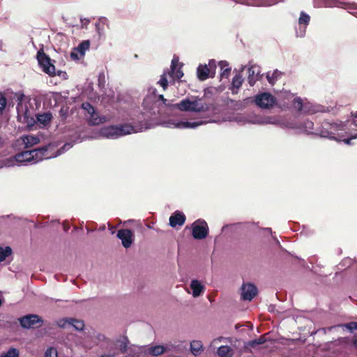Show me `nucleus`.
I'll return each instance as SVG.
<instances>
[{"instance_id": "obj_41", "label": "nucleus", "mask_w": 357, "mask_h": 357, "mask_svg": "<svg viewBox=\"0 0 357 357\" xmlns=\"http://www.w3.org/2000/svg\"><path fill=\"white\" fill-rule=\"evenodd\" d=\"M6 105H7L6 98L3 96H1L0 97V112L1 113H2V112L5 109Z\"/></svg>"}, {"instance_id": "obj_21", "label": "nucleus", "mask_w": 357, "mask_h": 357, "mask_svg": "<svg viewBox=\"0 0 357 357\" xmlns=\"http://www.w3.org/2000/svg\"><path fill=\"white\" fill-rule=\"evenodd\" d=\"M190 288L192 290V296L198 297L204 291V286L197 280H192L190 283Z\"/></svg>"}, {"instance_id": "obj_35", "label": "nucleus", "mask_w": 357, "mask_h": 357, "mask_svg": "<svg viewBox=\"0 0 357 357\" xmlns=\"http://www.w3.org/2000/svg\"><path fill=\"white\" fill-rule=\"evenodd\" d=\"M292 106L298 111H301L303 108V100L301 98H296L294 99Z\"/></svg>"}, {"instance_id": "obj_54", "label": "nucleus", "mask_w": 357, "mask_h": 357, "mask_svg": "<svg viewBox=\"0 0 357 357\" xmlns=\"http://www.w3.org/2000/svg\"><path fill=\"white\" fill-rule=\"evenodd\" d=\"M354 116L357 118V111L355 112V114H354Z\"/></svg>"}, {"instance_id": "obj_25", "label": "nucleus", "mask_w": 357, "mask_h": 357, "mask_svg": "<svg viewBox=\"0 0 357 357\" xmlns=\"http://www.w3.org/2000/svg\"><path fill=\"white\" fill-rule=\"evenodd\" d=\"M266 334L262 335L257 339L248 342L245 344V347L255 348L257 346L264 344L266 342Z\"/></svg>"}, {"instance_id": "obj_22", "label": "nucleus", "mask_w": 357, "mask_h": 357, "mask_svg": "<svg viewBox=\"0 0 357 357\" xmlns=\"http://www.w3.org/2000/svg\"><path fill=\"white\" fill-rule=\"evenodd\" d=\"M218 65L221 70V78H228L231 72V68L229 66V63L226 61H220Z\"/></svg>"}, {"instance_id": "obj_9", "label": "nucleus", "mask_w": 357, "mask_h": 357, "mask_svg": "<svg viewBox=\"0 0 357 357\" xmlns=\"http://www.w3.org/2000/svg\"><path fill=\"white\" fill-rule=\"evenodd\" d=\"M255 104L261 109H269L276 102L275 98L268 92L257 94L255 97Z\"/></svg>"}, {"instance_id": "obj_10", "label": "nucleus", "mask_w": 357, "mask_h": 357, "mask_svg": "<svg viewBox=\"0 0 357 357\" xmlns=\"http://www.w3.org/2000/svg\"><path fill=\"white\" fill-rule=\"evenodd\" d=\"M257 294V287L251 283H243L241 287L243 300L251 301Z\"/></svg>"}, {"instance_id": "obj_46", "label": "nucleus", "mask_w": 357, "mask_h": 357, "mask_svg": "<svg viewBox=\"0 0 357 357\" xmlns=\"http://www.w3.org/2000/svg\"><path fill=\"white\" fill-rule=\"evenodd\" d=\"M177 66H178V60L176 59H173L172 61V64H171V68H172V73H174V70L177 68Z\"/></svg>"}, {"instance_id": "obj_14", "label": "nucleus", "mask_w": 357, "mask_h": 357, "mask_svg": "<svg viewBox=\"0 0 357 357\" xmlns=\"http://www.w3.org/2000/svg\"><path fill=\"white\" fill-rule=\"evenodd\" d=\"M185 220L186 218L184 213L180 211H176L169 218V225L172 227L182 226L184 225Z\"/></svg>"}, {"instance_id": "obj_42", "label": "nucleus", "mask_w": 357, "mask_h": 357, "mask_svg": "<svg viewBox=\"0 0 357 357\" xmlns=\"http://www.w3.org/2000/svg\"><path fill=\"white\" fill-rule=\"evenodd\" d=\"M160 84L165 90L168 86V82L165 75H162L159 81Z\"/></svg>"}, {"instance_id": "obj_11", "label": "nucleus", "mask_w": 357, "mask_h": 357, "mask_svg": "<svg viewBox=\"0 0 357 357\" xmlns=\"http://www.w3.org/2000/svg\"><path fill=\"white\" fill-rule=\"evenodd\" d=\"M133 232L130 229H122L117 232V237L121 240L124 248H128L133 243Z\"/></svg>"}, {"instance_id": "obj_13", "label": "nucleus", "mask_w": 357, "mask_h": 357, "mask_svg": "<svg viewBox=\"0 0 357 357\" xmlns=\"http://www.w3.org/2000/svg\"><path fill=\"white\" fill-rule=\"evenodd\" d=\"M17 142L20 145H24V149H28L38 144L40 142V139L38 137L27 135L20 137L17 140Z\"/></svg>"}, {"instance_id": "obj_5", "label": "nucleus", "mask_w": 357, "mask_h": 357, "mask_svg": "<svg viewBox=\"0 0 357 357\" xmlns=\"http://www.w3.org/2000/svg\"><path fill=\"white\" fill-rule=\"evenodd\" d=\"M156 91L155 89H149V93L146 96L143 101L144 109L151 115L158 113L159 110L156 109L161 105V103H158L155 99Z\"/></svg>"}, {"instance_id": "obj_20", "label": "nucleus", "mask_w": 357, "mask_h": 357, "mask_svg": "<svg viewBox=\"0 0 357 357\" xmlns=\"http://www.w3.org/2000/svg\"><path fill=\"white\" fill-rule=\"evenodd\" d=\"M33 158L31 151H22L15 155V160L20 163L33 162Z\"/></svg>"}, {"instance_id": "obj_24", "label": "nucleus", "mask_w": 357, "mask_h": 357, "mask_svg": "<svg viewBox=\"0 0 357 357\" xmlns=\"http://www.w3.org/2000/svg\"><path fill=\"white\" fill-rule=\"evenodd\" d=\"M52 119V115L50 112H45L37 115V121L43 126H46L47 125H48L50 123Z\"/></svg>"}, {"instance_id": "obj_50", "label": "nucleus", "mask_w": 357, "mask_h": 357, "mask_svg": "<svg viewBox=\"0 0 357 357\" xmlns=\"http://www.w3.org/2000/svg\"><path fill=\"white\" fill-rule=\"evenodd\" d=\"M3 146V141L2 137L0 136V148H1Z\"/></svg>"}, {"instance_id": "obj_32", "label": "nucleus", "mask_w": 357, "mask_h": 357, "mask_svg": "<svg viewBox=\"0 0 357 357\" xmlns=\"http://www.w3.org/2000/svg\"><path fill=\"white\" fill-rule=\"evenodd\" d=\"M81 108L84 110L86 113L84 114V115L86 116V114L90 115L91 114H93V110H95V107L89 102H84L82 104Z\"/></svg>"}, {"instance_id": "obj_33", "label": "nucleus", "mask_w": 357, "mask_h": 357, "mask_svg": "<svg viewBox=\"0 0 357 357\" xmlns=\"http://www.w3.org/2000/svg\"><path fill=\"white\" fill-rule=\"evenodd\" d=\"M0 357H19V351L15 348H10L6 353H3Z\"/></svg>"}, {"instance_id": "obj_40", "label": "nucleus", "mask_w": 357, "mask_h": 357, "mask_svg": "<svg viewBox=\"0 0 357 357\" xmlns=\"http://www.w3.org/2000/svg\"><path fill=\"white\" fill-rule=\"evenodd\" d=\"M303 127L306 131L311 132L314 129V123L311 121L306 120L303 122Z\"/></svg>"}, {"instance_id": "obj_17", "label": "nucleus", "mask_w": 357, "mask_h": 357, "mask_svg": "<svg viewBox=\"0 0 357 357\" xmlns=\"http://www.w3.org/2000/svg\"><path fill=\"white\" fill-rule=\"evenodd\" d=\"M114 346L121 354H126L128 351L130 341L127 336H123L114 342Z\"/></svg>"}, {"instance_id": "obj_37", "label": "nucleus", "mask_w": 357, "mask_h": 357, "mask_svg": "<svg viewBox=\"0 0 357 357\" xmlns=\"http://www.w3.org/2000/svg\"><path fill=\"white\" fill-rule=\"evenodd\" d=\"M264 0H245L243 4L252 6H260L263 4Z\"/></svg>"}, {"instance_id": "obj_49", "label": "nucleus", "mask_w": 357, "mask_h": 357, "mask_svg": "<svg viewBox=\"0 0 357 357\" xmlns=\"http://www.w3.org/2000/svg\"><path fill=\"white\" fill-rule=\"evenodd\" d=\"M116 353L114 352L112 354H102L101 355L100 357H115Z\"/></svg>"}, {"instance_id": "obj_47", "label": "nucleus", "mask_w": 357, "mask_h": 357, "mask_svg": "<svg viewBox=\"0 0 357 357\" xmlns=\"http://www.w3.org/2000/svg\"><path fill=\"white\" fill-rule=\"evenodd\" d=\"M77 51H76V50H75V51H73V52H72L70 53V57H71V59H73V60H78V59H79V57L78 54H77Z\"/></svg>"}, {"instance_id": "obj_29", "label": "nucleus", "mask_w": 357, "mask_h": 357, "mask_svg": "<svg viewBox=\"0 0 357 357\" xmlns=\"http://www.w3.org/2000/svg\"><path fill=\"white\" fill-rule=\"evenodd\" d=\"M12 253L13 251L10 247L6 246L5 248L0 247V262L3 261Z\"/></svg>"}, {"instance_id": "obj_28", "label": "nucleus", "mask_w": 357, "mask_h": 357, "mask_svg": "<svg viewBox=\"0 0 357 357\" xmlns=\"http://www.w3.org/2000/svg\"><path fill=\"white\" fill-rule=\"evenodd\" d=\"M90 47V42L89 40H84L79 45L78 47L75 49L76 51H77L80 56H83L85 54L86 50H89Z\"/></svg>"}, {"instance_id": "obj_30", "label": "nucleus", "mask_w": 357, "mask_h": 357, "mask_svg": "<svg viewBox=\"0 0 357 357\" xmlns=\"http://www.w3.org/2000/svg\"><path fill=\"white\" fill-rule=\"evenodd\" d=\"M202 123V122L181 121L177 124V127L181 128H195Z\"/></svg>"}, {"instance_id": "obj_53", "label": "nucleus", "mask_w": 357, "mask_h": 357, "mask_svg": "<svg viewBox=\"0 0 357 357\" xmlns=\"http://www.w3.org/2000/svg\"><path fill=\"white\" fill-rule=\"evenodd\" d=\"M350 140H351V139H347V140H346V143H347V144H349Z\"/></svg>"}, {"instance_id": "obj_8", "label": "nucleus", "mask_w": 357, "mask_h": 357, "mask_svg": "<svg viewBox=\"0 0 357 357\" xmlns=\"http://www.w3.org/2000/svg\"><path fill=\"white\" fill-rule=\"evenodd\" d=\"M21 326L24 328H38L43 324L41 317L38 314H30L19 319Z\"/></svg>"}, {"instance_id": "obj_51", "label": "nucleus", "mask_w": 357, "mask_h": 357, "mask_svg": "<svg viewBox=\"0 0 357 357\" xmlns=\"http://www.w3.org/2000/svg\"><path fill=\"white\" fill-rule=\"evenodd\" d=\"M353 344L354 345L357 347V338H356L355 340H354L353 341Z\"/></svg>"}, {"instance_id": "obj_4", "label": "nucleus", "mask_w": 357, "mask_h": 357, "mask_svg": "<svg viewBox=\"0 0 357 357\" xmlns=\"http://www.w3.org/2000/svg\"><path fill=\"white\" fill-rule=\"evenodd\" d=\"M216 61L215 59H211L208 64H200L197 69V77L199 80L204 81L209 77H214L216 70Z\"/></svg>"}, {"instance_id": "obj_2", "label": "nucleus", "mask_w": 357, "mask_h": 357, "mask_svg": "<svg viewBox=\"0 0 357 357\" xmlns=\"http://www.w3.org/2000/svg\"><path fill=\"white\" fill-rule=\"evenodd\" d=\"M177 108L183 112H203L208 110V105L202 99L190 100L186 98L177 104Z\"/></svg>"}, {"instance_id": "obj_31", "label": "nucleus", "mask_w": 357, "mask_h": 357, "mask_svg": "<svg viewBox=\"0 0 357 357\" xmlns=\"http://www.w3.org/2000/svg\"><path fill=\"white\" fill-rule=\"evenodd\" d=\"M280 75L281 73L275 70L271 75L268 72L266 75V78L269 84L273 85Z\"/></svg>"}, {"instance_id": "obj_23", "label": "nucleus", "mask_w": 357, "mask_h": 357, "mask_svg": "<svg viewBox=\"0 0 357 357\" xmlns=\"http://www.w3.org/2000/svg\"><path fill=\"white\" fill-rule=\"evenodd\" d=\"M204 350L203 344L201 341L193 340L190 343V351L195 356L199 355Z\"/></svg>"}, {"instance_id": "obj_36", "label": "nucleus", "mask_w": 357, "mask_h": 357, "mask_svg": "<svg viewBox=\"0 0 357 357\" xmlns=\"http://www.w3.org/2000/svg\"><path fill=\"white\" fill-rule=\"evenodd\" d=\"M59 114L61 121L63 122H65L68 114V107L65 106L61 107L59 112Z\"/></svg>"}, {"instance_id": "obj_39", "label": "nucleus", "mask_w": 357, "mask_h": 357, "mask_svg": "<svg viewBox=\"0 0 357 357\" xmlns=\"http://www.w3.org/2000/svg\"><path fill=\"white\" fill-rule=\"evenodd\" d=\"M45 357H58L56 349L53 347L48 348L45 353Z\"/></svg>"}, {"instance_id": "obj_15", "label": "nucleus", "mask_w": 357, "mask_h": 357, "mask_svg": "<svg viewBox=\"0 0 357 357\" xmlns=\"http://www.w3.org/2000/svg\"><path fill=\"white\" fill-rule=\"evenodd\" d=\"M259 67L252 65L248 68V82L251 86H253L256 82L259 79Z\"/></svg>"}, {"instance_id": "obj_6", "label": "nucleus", "mask_w": 357, "mask_h": 357, "mask_svg": "<svg viewBox=\"0 0 357 357\" xmlns=\"http://www.w3.org/2000/svg\"><path fill=\"white\" fill-rule=\"evenodd\" d=\"M54 146L51 144L36 149L31 150V155L33 156V162H37L44 159L54 157Z\"/></svg>"}, {"instance_id": "obj_1", "label": "nucleus", "mask_w": 357, "mask_h": 357, "mask_svg": "<svg viewBox=\"0 0 357 357\" xmlns=\"http://www.w3.org/2000/svg\"><path fill=\"white\" fill-rule=\"evenodd\" d=\"M133 130V127L129 124H123L119 126H108L102 128L100 130V134L101 136L107 138H116L130 134Z\"/></svg>"}, {"instance_id": "obj_38", "label": "nucleus", "mask_w": 357, "mask_h": 357, "mask_svg": "<svg viewBox=\"0 0 357 357\" xmlns=\"http://www.w3.org/2000/svg\"><path fill=\"white\" fill-rule=\"evenodd\" d=\"M324 1L327 7L338 6L344 3L342 0H324Z\"/></svg>"}, {"instance_id": "obj_34", "label": "nucleus", "mask_w": 357, "mask_h": 357, "mask_svg": "<svg viewBox=\"0 0 357 357\" xmlns=\"http://www.w3.org/2000/svg\"><path fill=\"white\" fill-rule=\"evenodd\" d=\"M310 17L309 15L306 14L304 12H301L300 15V17L298 19V22L300 24L307 25L310 22Z\"/></svg>"}, {"instance_id": "obj_19", "label": "nucleus", "mask_w": 357, "mask_h": 357, "mask_svg": "<svg viewBox=\"0 0 357 357\" xmlns=\"http://www.w3.org/2000/svg\"><path fill=\"white\" fill-rule=\"evenodd\" d=\"M105 121L106 118L105 116H100L96 109L93 110V114L89 115V118L88 119L89 124L91 126H98L105 123Z\"/></svg>"}, {"instance_id": "obj_16", "label": "nucleus", "mask_w": 357, "mask_h": 357, "mask_svg": "<svg viewBox=\"0 0 357 357\" xmlns=\"http://www.w3.org/2000/svg\"><path fill=\"white\" fill-rule=\"evenodd\" d=\"M66 324L73 326L77 331H82L85 326L82 320L73 318L61 320L59 326L61 328H64Z\"/></svg>"}, {"instance_id": "obj_44", "label": "nucleus", "mask_w": 357, "mask_h": 357, "mask_svg": "<svg viewBox=\"0 0 357 357\" xmlns=\"http://www.w3.org/2000/svg\"><path fill=\"white\" fill-rule=\"evenodd\" d=\"M346 327L350 330V331H353L357 329V322H350L347 324Z\"/></svg>"}, {"instance_id": "obj_48", "label": "nucleus", "mask_w": 357, "mask_h": 357, "mask_svg": "<svg viewBox=\"0 0 357 357\" xmlns=\"http://www.w3.org/2000/svg\"><path fill=\"white\" fill-rule=\"evenodd\" d=\"M97 338L100 341L107 340V342H110V340H107V337L104 335H102V334H98V336H97Z\"/></svg>"}, {"instance_id": "obj_27", "label": "nucleus", "mask_w": 357, "mask_h": 357, "mask_svg": "<svg viewBox=\"0 0 357 357\" xmlns=\"http://www.w3.org/2000/svg\"><path fill=\"white\" fill-rule=\"evenodd\" d=\"M218 354L220 357H232V349L229 346H221L218 348Z\"/></svg>"}, {"instance_id": "obj_52", "label": "nucleus", "mask_w": 357, "mask_h": 357, "mask_svg": "<svg viewBox=\"0 0 357 357\" xmlns=\"http://www.w3.org/2000/svg\"><path fill=\"white\" fill-rule=\"evenodd\" d=\"M63 226H64V230H65L66 231H67L68 230V229H69V227H68V226L67 227V226H66L65 225H64Z\"/></svg>"}, {"instance_id": "obj_12", "label": "nucleus", "mask_w": 357, "mask_h": 357, "mask_svg": "<svg viewBox=\"0 0 357 357\" xmlns=\"http://www.w3.org/2000/svg\"><path fill=\"white\" fill-rule=\"evenodd\" d=\"M337 123H329L328 122H324L321 125L319 134L321 137L333 138L335 137V131L337 129Z\"/></svg>"}, {"instance_id": "obj_18", "label": "nucleus", "mask_w": 357, "mask_h": 357, "mask_svg": "<svg viewBox=\"0 0 357 357\" xmlns=\"http://www.w3.org/2000/svg\"><path fill=\"white\" fill-rule=\"evenodd\" d=\"M243 82V78L241 73L236 74L231 82V87L230 88L233 94H236L238 92L239 89L241 87Z\"/></svg>"}, {"instance_id": "obj_26", "label": "nucleus", "mask_w": 357, "mask_h": 357, "mask_svg": "<svg viewBox=\"0 0 357 357\" xmlns=\"http://www.w3.org/2000/svg\"><path fill=\"white\" fill-rule=\"evenodd\" d=\"M147 351L149 354L153 356H158L165 351V348L161 345H155L149 348Z\"/></svg>"}, {"instance_id": "obj_45", "label": "nucleus", "mask_w": 357, "mask_h": 357, "mask_svg": "<svg viewBox=\"0 0 357 357\" xmlns=\"http://www.w3.org/2000/svg\"><path fill=\"white\" fill-rule=\"evenodd\" d=\"M174 76L177 78V79H180L183 76V71L181 70V68H179L178 69H176L174 70Z\"/></svg>"}, {"instance_id": "obj_43", "label": "nucleus", "mask_w": 357, "mask_h": 357, "mask_svg": "<svg viewBox=\"0 0 357 357\" xmlns=\"http://www.w3.org/2000/svg\"><path fill=\"white\" fill-rule=\"evenodd\" d=\"M155 99L158 102V103H161V105H167V99L164 98L163 95H158L155 93Z\"/></svg>"}, {"instance_id": "obj_7", "label": "nucleus", "mask_w": 357, "mask_h": 357, "mask_svg": "<svg viewBox=\"0 0 357 357\" xmlns=\"http://www.w3.org/2000/svg\"><path fill=\"white\" fill-rule=\"evenodd\" d=\"M208 234V227L206 222L199 219L192 225V235L195 239H204Z\"/></svg>"}, {"instance_id": "obj_3", "label": "nucleus", "mask_w": 357, "mask_h": 357, "mask_svg": "<svg viewBox=\"0 0 357 357\" xmlns=\"http://www.w3.org/2000/svg\"><path fill=\"white\" fill-rule=\"evenodd\" d=\"M37 59L44 73L51 77L56 75V68L52 61V59L44 52L43 50H40L37 52Z\"/></svg>"}]
</instances>
